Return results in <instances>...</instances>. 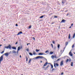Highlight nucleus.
I'll return each instance as SVG.
<instances>
[{
	"instance_id": "obj_22",
	"label": "nucleus",
	"mask_w": 75,
	"mask_h": 75,
	"mask_svg": "<svg viewBox=\"0 0 75 75\" xmlns=\"http://www.w3.org/2000/svg\"><path fill=\"white\" fill-rule=\"evenodd\" d=\"M71 38V35L70 34H69V39H70Z\"/></svg>"
},
{
	"instance_id": "obj_40",
	"label": "nucleus",
	"mask_w": 75,
	"mask_h": 75,
	"mask_svg": "<svg viewBox=\"0 0 75 75\" xmlns=\"http://www.w3.org/2000/svg\"><path fill=\"white\" fill-rule=\"evenodd\" d=\"M31 26H30L29 27V28H31Z\"/></svg>"
},
{
	"instance_id": "obj_38",
	"label": "nucleus",
	"mask_w": 75,
	"mask_h": 75,
	"mask_svg": "<svg viewBox=\"0 0 75 75\" xmlns=\"http://www.w3.org/2000/svg\"><path fill=\"white\" fill-rule=\"evenodd\" d=\"M57 17H57V16H54V18H57Z\"/></svg>"
},
{
	"instance_id": "obj_3",
	"label": "nucleus",
	"mask_w": 75,
	"mask_h": 75,
	"mask_svg": "<svg viewBox=\"0 0 75 75\" xmlns=\"http://www.w3.org/2000/svg\"><path fill=\"white\" fill-rule=\"evenodd\" d=\"M56 66L57 67H58L59 66V64H58L57 63L55 64V63H54V67H55V68H56Z\"/></svg>"
},
{
	"instance_id": "obj_26",
	"label": "nucleus",
	"mask_w": 75,
	"mask_h": 75,
	"mask_svg": "<svg viewBox=\"0 0 75 75\" xmlns=\"http://www.w3.org/2000/svg\"><path fill=\"white\" fill-rule=\"evenodd\" d=\"M59 47H60V45H59V44H58L57 45L58 48H59Z\"/></svg>"
},
{
	"instance_id": "obj_52",
	"label": "nucleus",
	"mask_w": 75,
	"mask_h": 75,
	"mask_svg": "<svg viewBox=\"0 0 75 75\" xmlns=\"http://www.w3.org/2000/svg\"><path fill=\"white\" fill-rule=\"evenodd\" d=\"M68 14H69L68 13L67 15V16H68Z\"/></svg>"
},
{
	"instance_id": "obj_50",
	"label": "nucleus",
	"mask_w": 75,
	"mask_h": 75,
	"mask_svg": "<svg viewBox=\"0 0 75 75\" xmlns=\"http://www.w3.org/2000/svg\"><path fill=\"white\" fill-rule=\"evenodd\" d=\"M73 25V23H72L71 24V26H72Z\"/></svg>"
},
{
	"instance_id": "obj_7",
	"label": "nucleus",
	"mask_w": 75,
	"mask_h": 75,
	"mask_svg": "<svg viewBox=\"0 0 75 75\" xmlns=\"http://www.w3.org/2000/svg\"><path fill=\"white\" fill-rule=\"evenodd\" d=\"M3 59V56L2 55L0 57V60L2 61Z\"/></svg>"
},
{
	"instance_id": "obj_28",
	"label": "nucleus",
	"mask_w": 75,
	"mask_h": 75,
	"mask_svg": "<svg viewBox=\"0 0 75 75\" xmlns=\"http://www.w3.org/2000/svg\"><path fill=\"white\" fill-rule=\"evenodd\" d=\"M51 67L52 69V68H53V65L52 64H51Z\"/></svg>"
},
{
	"instance_id": "obj_57",
	"label": "nucleus",
	"mask_w": 75,
	"mask_h": 75,
	"mask_svg": "<svg viewBox=\"0 0 75 75\" xmlns=\"http://www.w3.org/2000/svg\"><path fill=\"white\" fill-rule=\"evenodd\" d=\"M43 68H44V69H45V68L43 67Z\"/></svg>"
},
{
	"instance_id": "obj_16",
	"label": "nucleus",
	"mask_w": 75,
	"mask_h": 75,
	"mask_svg": "<svg viewBox=\"0 0 75 75\" xmlns=\"http://www.w3.org/2000/svg\"><path fill=\"white\" fill-rule=\"evenodd\" d=\"M20 50V47L19 46L18 48L17 51H19Z\"/></svg>"
},
{
	"instance_id": "obj_61",
	"label": "nucleus",
	"mask_w": 75,
	"mask_h": 75,
	"mask_svg": "<svg viewBox=\"0 0 75 75\" xmlns=\"http://www.w3.org/2000/svg\"><path fill=\"white\" fill-rule=\"evenodd\" d=\"M71 28V26H70V27H69V28Z\"/></svg>"
},
{
	"instance_id": "obj_48",
	"label": "nucleus",
	"mask_w": 75,
	"mask_h": 75,
	"mask_svg": "<svg viewBox=\"0 0 75 75\" xmlns=\"http://www.w3.org/2000/svg\"><path fill=\"white\" fill-rule=\"evenodd\" d=\"M40 62L41 63H42V60H41V61H40Z\"/></svg>"
},
{
	"instance_id": "obj_47",
	"label": "nucleus",
	"mask_w": 75,
	"mask_h": 75,
	"mask_svg": "<svg viewBox=\"0 0 75 75\" xmlns=\"http://www.w3.org/2000/svg\"><path fill=\"white\" fill-rule=\"evenodd\" d=\"M28 44H30V43H28V44H27V45H28Z\"/></svg>"
},
{
	"instance_id": "obj_59",
	"label": "nucleus",
	"mask_w": 75,
	"mask_h": 75,
	"mask_svg": "<svg viewBox=\"0 0 75 75\" xmlns=\"http://www.w3.org/2000/svg\"><path fill=\"white\" fill-rule=\"evenodd\" d=\"M1 61H2L1 60H0V63H1Z\"/></svg>"
},
{
	"instance_id": "obj_11",
	"label": "nucleus",
	"mask_w": 75,
	"mask_h": 75,
	"mask_svg": "<svg viewBox=\"0 0 75 75\" xmlns=\"http://www.w3.org/2000/svg\"><path fill=\"white\" fill-rule=\"evenodd\" d=\"M12 49H13V50H16V47H12Z\"/></svg>"
},
{
	"instance_id": "obj_4",
	"label": "nucleus",
	"mask_w": 75,
	"mask_h": 75,
	"mask_svg": "<svg viewBox=\"0 0 75 75\" xmlns=\"http://www.w3.org/2000/svg\"><path fill=\"white\" fill-rule=\"evenodd\" d=\"M64 65V61H62L61 62H60V66H62Z\"/></svg>"
},
{
	"instance_id": "obj_43",
	"label": "nucleus",
	"mask_w": 75,
	"mask_h": 75,
	"mask_svg": "<svg viewBox=\"0 0 75 75\" xmlns=\"http://www.w3.org/2000/svg\"><path fill=\"white\" fill-rule=\"evenodd\" d=\"M63 74H64V73L62 72V73H61V75H63Z\"/></svg>"
},
{
	"instance_id": "obj_55",
	"label": "nucleus",
	"mask_w": 75,
	"mask_h": 75,
	"mask_svg": "<svg viewBox=\"0 0 75 75\" xmlns=\"http://www.w3.org/2000/svg\"><path fill=\"white\" fill-rule=\"evenodd\" d=\"M1 46H2V45H0V47H1Z\"/></svg>"
},
{
	"instance_id": "obj_58",
	"label": "nucleus",
	"mask_w": 75,
	"mask_h": 75,
	"mask_svg": "<svg viewBox=\"0 0 75 75\" xmlns=\"http://www.w3.org/2000/svg\"><path fill=\"white\" fill-rule=\"evenodd\" d=\"M59 28H60V26H59Z\"/></svg>"
},
{
	"instance_id": "obj_53",
	"label": "nucleus",
	"mask_w": 75,
	"mask_h": 75,
	"mask_svg": "<svg viewBox=\"0 0 75 75\" xmlns=\"http://www.w3.org/2000/svg\"><path fill=\"white\" fill-rule=\"evenodd\" d=\"M8 53V55H9V54H10V52Z\"/></svg>"
},
{
	"instance_id": "obj_34",
	"label": "nucleus",
	"mask_w": 75,
	"mask_h": 75,
	"mask_svg": "<svg viewBox=\"0 0 75 75\" xmlns=\"http://www.w3.org/2000/svg\"><path fill=\"white\" fill-rule=\"evenodd\" d=\"M26 50L28 52V51H29V50H28V49H27Z\"/></svg>"
},
{
	"instance_id": "obj_1",
	"label": "nucleus",
	"mask_w": 75,
	"mask_h": 75,
	"mask_svg": "<svg viewBox=\"0 0 75 75\" xmlns=\"http://www.w3.org/2000/svg\"><path fill=\"white\" fill-rule=\"evenodd\" d=\"M39 58H45L42 56H38L33 59H30L28 62V64H30V63L31 61V59H39Z\"/></svg>"
},
{
	"instance_id": "obj_29",
	"label": "nucleus",
	"mask_w": 75,
	"mask_h": 75,
	"mask_svg": "<svg viewBox=\"0 0 75 75\" xmlns=\"http://www.w3.org/2000/svg\"><path fill=\"white\" fill-rule=\"evenodd\" d=\"M40 50H38L37 49H36V52H38V51H40Z\"/></svg>"
},
{
	"instance_id": "obj_33",
	"label": "nucleus",
	"mask_w": 75,
	"mask_h": 75,
	"mask_svg": "<svg viewBox=\"0 0 75 75\" xmlns=\"http://www.w3.org/2000/svg\"><path fill=\"white\" fill-rule=\"evenodd\" d=\"M4 51H3L1 52V54H3L4 53Z\"/></svg>"
},
{
	"instance_id": "obj_8",
	"label": "nucleus",
	"mask_w": 75,
	"mask_h": 75,
	"mask_svg": "<svg viewBox=\"0 0 75 75\" xmlns=\"http://www.w3.org/2000/svg\"><path fill=\"white\" fill-rule=\"evenodd\" d=\"M12 52L14 54H16V52H17L16 51V50H12Z\"/></svg>"
},
{
	"instance_id": "obj_18",
	"label": "nucleus",
	"mask_w": 75,
	"mask_h": 75,
	"mask_svg": "<svg viewBox=\"0 0 75 75\" xmlns=\"http://www.w3.org/2000/svg\"><path fill=\"white\" fill-rule=\"evenodd\" d=\"M51 58H52V59H54V56L52 55L51 56Z\"/></svg>"
},
{
	"instance_id": "obj_10",
	"label": "nucleus",
	"mask_w": 75,
	"mask_h": 75,
	"mask_svg": "<svg viewBox=\"0 0 75 75\" xmlns=\"http://www.w3.org/2000/svg\"><path fill=\"white\" fill-rule=\"evenodd\" d=\"M69 55L70 56H72V55H73V54H72V52H69Z\"/></svg>"
},
{
	"instance_id": "obj_13",
	"label": "nucleus",
	"mask_w": 75,
	"mask_h": 75,
	"mask_svg": "<svg viewBox=\"0 0 75 75\" xmlns=\"http://www.w3.org/2000/svg\"><path fill=\"white\" fill-rule=\"evenodd\" d=\"M47 64H48V62H46L43 65V67H45L47 65Z\"/></svg>"
},
{
	"instance_id": "obj_6",
	"label": "nucleus",
	"mask_w": 75,
	"mask_h": 75,
	"mask_svg": "<svg viewBox=\"0 0 75 75\" xmlns=\"http://www.w3.org/2000/svg\"><path fill=\"white\" fill-rule=\"evenodd\" d=\"M4 55L5 56H6V57H8V56L9 55L8 53V52L5 53L4 54Z\"/></svg>"
},
{
	"instance_id": "obj_5",
	"label": "nucleus",
	"mask_w": 75,
	"mask_h": 75,
	"mask_svg": "<svg viewBox=\"0 0 75 75\" xmlns=\"http://www.w3.org/2000/svg\"><path fill=\"white\" fill-rule=\"evenodd\" d=\"M45 53L44 54V53L40 52V53H39L38 54V55H45Z\"/></svg>"
},
{
	"instance_id": "obj_25",
	"label": "nucleus",
	"mask_w": 75,
	"mask_h": 75,
	"mask_svg": "<svg viewBox=\"0 0 75 75\" xmlns=\"http://www.w3.org/2000/svg\"><path fill=\"white\" fill-rule=\"evenodd\" d=\"M71 67H73V62H71Z\"/></svg>"
},
{
	"instance_id": "obj_49",
	"label": "nucleus",
	"mask_w": 75,
	"mask_h": 75,
	"mask_svg": "<svg viewBox=\"0 0 75 75\" xmlns=\"http://www.w3.org/2000/svg\"><path fill=\"white\" fill-rule=\"evenodd\" d=\"M63 1H65H65H66V0H63Z\"/></svg>"
},
{
	"instance_id": "obj_56",
	"label": "nucleus",
	"mask_w": 75,
	"mask_h": 75,
	"mask_svg": "<svg viewBox=\"0 0 75 75\" xmlns=\"http://www.w3.org/2000/svg\"><path fill=\"white\" fill-rule=\"evenodd\" d=\"M54 24V23H51V24Z\"/></svg>"
},
{
	"instance_id": "obj_12",
	"label": "nucleus",
	"mask_w": 75,
	"mask_h": 75,
	"mask_svg": "<svg viewBox=\"0 0 75 75\" xmlns=\"http://www.w3.org/2000/svg\"><path fill=\"white\" fill-rule=\"evenodd\" d=\"M23 33V32L21 31H20L19 33H18V34H17V35H20L21 34H22Z\"/></svg>"
},
{
	"instance_id": "obj_23",
	"label": "nucleus",
	"mask_w": 75,
	"mask_h": 75,
	"mask_svg": "<svg viewBox=\"0 0 75 75\" xmlns=\"http://www.w3.org/2000/svg\"><path fill=\"white\" fill-rule=\"evenodd\" d=\"M75 33H74L73 35V38H75Z\"/></svg>"
},
{
	"instance_id": "obj_64",
	"label": "nucleus",
	"mask_w": 75,
	"mask_h": 75,
	"mask_svg": "<svg viewBox=\"0 0 75 75\" xmlns=\"http://www.w3.org/2000/svg\"><path fill=\"white\" fill-rule=\"evenodd\" d=\"M46 59V61H47V59Z\"/></svg>"
},
{
	"instance_id": "obj_62",
	"label": "nucleus",
	"mask_w": 75,
	"mask_h": 75,
	"mask_svg": "<svg viewBox=\"0 0 75 75\" xmlns=\"http://www.w3.org/2000/svg\"><path fill=\"white\" fill-rule=\"evenodd\" d=\"M65 47L64 48V50H65Z\"/></svg>"
},
{
	"instance_id": "obj_36",
	"label": "nucleus",
	"mask_w": 75,
	"mask_h": 75,
	"mask_svg": "<svg viewBox=\"0 0 75 75\" xmlns=\"http://www.w3.org/2000/svg\"><path fill=\"white\" fill-rule=\"evenodd\" d=\"M48 52V50L46 51L45 52V53H47Z\"/></svg>"
},
{
	"instance_id": "obj_15",
	"label": "nucleus",
	"mask_w": 75,
	"mask_h": 75,
	"mask_svg": "<svg viewBox=\"0 0 75 75\" xmlns=\"http://www.w3.org/2000/svg\"><path fill=\"white\" fill-rule=\"evenodd\" d=\"M25 58L26 59V62H27V61H28V57H27V56H25Z\"/></svg>"
},
{
	"instance_id": "obj_35",
	"label": "nucleus",
	"mask_w": 75,
	"mask_h": 75,
	"mask_svg": "<svg viewBox=\"0 0 75 75\" xmlns=\"http://www.w3.org/2000/svg\"><path fill=\"white\" fill-rule=\"evenodd\" d=\"M55 70V69H53L52 70V71H53L54 70Z\"/></svg>"
},
{
	"instance_id": "obj_37",
	"label": "nucleus",
	"mask_w": 75,
	"mask_h": 75,
	"mask_svg": "<svg viewBox=\"0 0 75 75\" xmlns=\"http://www.w3.org/2000/svg\"><path fill=\"white\" fill-rule=\"evenodd\" d=\"M52 42H53V44H55V42H54V41H52Z\"/></svg>"
},
{
	"instance_id": "obj_60",
	"label": "nucleus",
	"mask_w": 75,
	"mask_h": 75,
	"mask_svg": "<svg viewBox=\"0 0 75 75\" xmlns=\"http://www.w3.org/2000/svg\"><path fill=\"white\" fill-rule=\"evenodd\" d=\"M9 52H10V53H11V52H11V51H10Z\"/></svg>"
},
{
	"instance_id": "obj_63",
	"label": "nucleus",
	"mask_w": 75,
	"mask_h": 75,
	"mask_svg": "<svg viewBox=\"0 0 75 75\" xmlns=\"http://www.w3.org/2000/svg\"><path fill=\"white\" fill-rule=\"evenodd\" d=\"M67 12V11H65V12Z\"/></svg>"
},
{
	"instance_id": "obj_17",
	"label": "nucleus",
	"mask_w": 75,
	"mask_h": 75,
	"mask_svg": "<svg viewBox=\"0 0 75 75\" xmlns=\"http://www.w3.org/2000/svg\"><path fill=\"white\" fill-rule=\"evenodd\" d=\"M33 54L35 55H37V54L34 51H33Z\"/></svg>"
},
{
	"instance_id": "obj_19",
	"label": "nucleus",
	"mask_w": 75,
	"mask_h": 75,
	"mask_svg": "<svg viewBox=\"0 0 75 75\" xmlns=\"http://www.w3.org/2000/svg\"><path fill=\"white\" fill-rule=\"evenodd\" d=\"M44 16H41L40 17V18H43V17H44Z\"/></svg>"
},
{
	"instance_id": "obj_14",
	"label": "nucleus",
	"mask_w": 75,
	"mask_h": 75,
	"mask_svg": "<svg viewBox=\"0 0 75 75\" xmlns=\"http://www.w3.org/2000/svg\"><path fill=\"white\" fill-rule=\"evenodd\" d=\"M68 42H66L65 43V45H66V46H67V45H68Z\"/></svg>"
},
{
	"instance_id": "obj_20",
	"label": "nucleus",
	"mask_w": 75,
	"mask_h": 75,
	"mask_svg": "<svg viewBox=\"0 0 75 75\" xmlns=\"http://www.w3.org/2000/svg\"><path fill=\"white\" fill-rule=\"evenodd\" d=\"M53 53H54V52H50V54L51 55L52 54H53Z\"/></svg>"
},
{
	"instance_id": "obj_54",
	"label": "nucleus",
	"mask_w": 75,
	"mask_h": 75,
	"mask_svg": "<svg viewBox=\"0 0 75 75\" xmlns=\"http://www.w3.org/2000/svg\"><path fill=\"white\" fill-rule=\"evenodd\" d=\"M20 48H21H21H22V47H20Z\"/></svg>"
},
{
	"instance_id": "obj_9",
	"label": "nucleus",
	"mask_w": 75,
	"mask_h": 75,
	"mask_svg": "<svg viewBox=\"0 0 75 75\" xmlns=\"http://www.w3.org/2000/svg\"><path fill=\"white\" fill-rule=\"evenodd\" d=\"M66 21H65V20L64 19H62L61 22V23H65Z\"/></svg>"
},
{
	"instance_id": "obj_2",
	"label": "nucleus",
	"mask_w": 75,
	"mask_h": 75,
	"mask_svg": "<svg viewBox=\"0 0 75 75\" xmlns=\"http://www.w3.org/2000/svg\"><path fill=\"white\" fill-rule=\"evenodd\" d=\"M5 48L6 49H8L9 48V50H11V46L10 45H9L8 46H5Z\"/></svg>"
},
{
	"instance_id": "obj_39",
	"label": "nucleus",
	"mask_w": 75,
	"mask_h": 75,
	"mask_svg": "<svg viewBox=\"0 0 75 75\" xmlns=\"http://www.w3.org/2000/svg\"><path fill=\"white\" fill-rule=\"evenodd\" d=\"M61 59V58L60 59H57V61H59V60H60V59Z\"/></svg>"
},
{
	"instance_id": "obj_31",
	"label": "nucleus",
	"mask_w": 75,
	"mask_h": 75,
	"mask_svg": "<svg viewBox=\"0 0 75 75\" xmlns=\"http://www.w3.org/2000/svg\"><path fill=\"white\" fill-rule=\"evenodd\" d=\"M69 61V59H67L66 61V62H68V61Z\"/></svg>"
},
{
	"instance_id": "obj_42",
	"label": "nucleus",
	"mask_w": 75,
	"mask_h": 75,
	"mask_svg": "<svg viewBox=\"0 0 75 75\" xmlns=\"http://www.w3.org/2000/svg\"><path fill=\"white\" fill-rule=\"evenodd\" d=\"M49 67V65H48L47 67H46V68H48V67Z\"/></svg>"
},
{
	"instance_id": "obj_30",
	"label": "nucleus",
	"mask_w": 75,
	"mask_h": 75,
	"mask_svg": "<svg viewBox=\"0 0 75 75\" xmlns=\"http://www.w3.org/2000/svg\"><path fill=\"white\" fill-rule=\"evenodd\" d=\"M74 44H73V45H72V48H74Z\"/></svg>"
},
{
	"instance_id": "obj_27",
	"label": "nucleus",
	"mask_w": 75,
	"mask_h": 75,
	"mask_svg": "<svg viewBox=\"0 0 75 75\" xmlns=\"http://www.w3.org/2000/svg\"><path fill=\"white\" fill-rule=\"evenodd\" d=\"M16 55H18V51L17 50V52H16Z\"/></svg>"
},
{
	"instance_id": "obj_24",
	"label": "nucleus",
	"mask_w": 75,
	"mask_h": 75,
	"mask_svg": "<svg viewBox=\"0 0 75 75\" xmlns=\"http://www.w3.org/2000/svg\"><path fill=\"white\" fill-rule=\"evenodd\" d=\"M62 3L63 4H65V1H64V0H62Z\"/></svg>"
},
{
	"instance_id": "obj_41",
	"label": "nucleus",
	"mask_w": 75,
	"mask_h": 75,
	"mask_svg": "<svg viewBox=\"0 0 75 75\" xmlns=\"http://www.w3.org/2000/svg\"><path fill=\"white\" fill-rule=\"evenodd\" d=\"M51 46H52V47H53V44H51Z\"/></svg>"
},
{
	"instance_id": "obj_21",
	"label": "nucleus",
	"mask_w": 75,
	"mask_h": 75,
	"mask_svg": "<svg viewBox=\"0 0 75 75\" xmlns=\"http://www.w3.org/2000/svg\"><path fill=\"white\" fill-rule=\"evenodd\" d=\"M29 55H31V56H32L33 55V54H32V53L31 52L29 53Z\"/></svg>"
},
{
	"instance_id": "obj_46",
	"label": "nucleus",
	"mask_w": 75,
	"mask_h": 75,
	"mask_svg": "<svg viewBox=\"0 0 75 75\" xmlns=\"http://www.w3.org/2000/svg\"><path fill=\"white\" fill-rule=\"evenodd\" d=\"M16 26H18V25L17 24H16Z\"/></svg>"
},
{
	"instance_id": "obj_44",
	"label": "nucleus",
	"mask_w": 75,
	"mask_h": 75,
	"mask_svg": "<svg viewBox=\"0 0 75 75\" xmlns=\"http://www.w3.org/2000/svg\"><path fill=\"white\" fill-rule=\"evenodd\" d=\"M18 43V42H16L15 43V44H17Z\"/></svg>"
},
{
	"instance_id": "obj_45",
	"label": "nucleus",
	"mask_w": 75,
	"mask_h": 75,
	"mask_svg": "<svg viewBox=\"0 0 75 75\" xmlns=\"http://www.w3.org/2000/svg\"><path fill=\"white\" fill-rule=\"evenodd\" d=\"M33 40H35V38H34V37H33Z\"/></svg>"
},
{
	"instance_id": "obj_51",
	"label": "nucleus",
	"mask_w": 75,
	"mask_h": 75,
	"mask_svg": "<svg viewBox=\"0 0 75 75\" xmlns=\"http://www.w3.org/2000/svg\"><path fill=\"white\" fill-rule=\"evenodd\" d=\"M20 58H21V55H20Z\"/></svg>"
},
{
	"instance_id": "obj_32",
	"label": "nucleus",
	"mask_w": 75,
	"mask_h": 75,
	"mask_svg": "<svg viewBox=\"0 0 75 75\" xmlns=\"http://www.w3.org/2000/svg\"><path fill=\"white\" fill-rule=\"evenodd\" d=\"M54 58H57L56 55L54 56Z\"/></svg>"
}]
</instances>
